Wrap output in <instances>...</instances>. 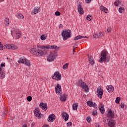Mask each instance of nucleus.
<instances>
[{
    "instance_id": "nucleus-1",
    "label": "nucleus",
    "mask_w": 127,
    "mask_h": 127,
    "mask_svg": "<svg viewBox=\"0 0 127 127\" xmlns=\"http://www.w3.org/2000/svg\"><path fill=\"white\" fill-rule=\"evenodd\" d=\"M30 53L31 54H33V55H35L36 56H42L43 54H44V53L43 51L37 49L36 48H32L30 50Z\"/></svg>"
},
{
    "instance_id": "nucleus-2",
    "label": "nucleus",
    "mask_w": 127,
    "mask_h": 127,
    "mask_svg": "<svg viewBox=\"0 0 127 127\" xmlns=\"http://www.w3.org/2000/svg\"><path fill=\"white\" fill-rule=\"evenodd\" d=\"M62 36H63V40H67L68 38L71 37V30H65L63 31L62 33Z\"/></svg>"
},
{
    "instance_id": "nucleus-3",
    "label": "nucleus",
    "mask_w": 127,
    "mask_h": 127,
    "mask_svg": "<svg viewBox=\"0 0 127 127\" xmlns=\"http://www.w3.org/2000/svg\"><path fill=\"white\" fill-rule=\"evenodd\" d=\"M108 54H109V53H108L106 51H102L101 52V58L99 60L100 63H103L104 61H107V60L109 59V58L107 57V56H108Z\"/></svg>"
},
{
    "instance_id": "nucleus-4",
    "label": "nucleus",
    "mask_w": 127,
    "mask_h": 127,
    "mask_svg": "<svg viewBox=\"0 0 127 127\" xmlns=\"http://www.w3.org/2000/svg\"><path fill=\"white\" fill-rule=\"evenodd\" d=\"M18 63H21L22 64H24L28 67H30V66H31V64L30 63V62H29V61H28V60H27L25 58H20L18 61Z\"/></svg>"
},
{
    "instance_id": "nucleus-5",
    "label": "nucleus",
    "mask_w": 127,
    "mask_h": 127,
    "mask_svg": "<svg viewBox=\"0 0 127 127\" xmlns=\"http://www.w3.org/2000/svg\"><path fill=\"white\" fill-rule=\"evenodd\" d=\"M77 85L80 86L81 88H83L85 92H89V87H88V85L86 84V83H85V82H84L82 79H80L78 81Z\"/></svg>"
},
{
    "instance_id": "nucleus-6",
    "label": "nucleus",
    "mask_w": 127,
    "mask_h": 127,
    "mask_svg": "<svg viewBox=\"0 0 127 127\" xmlns=\"http://www.w3.org/2000/svg\"><path fill=\"white\" fill-rule=\"evenodd\" d=\"M55 56H57L56 53H55V51L54 52H51L47 58V61L49 62H52L54 61V59H55Z\"/></svg>"
},
{
    "instance_id": "nucleus-7",
    "label": "nucleus",
    "mask_w": 127,
    "mask_h": 127,
    "mask_svg": "<svg viewBox=\"0 0 127 127\" xmlns=\"http://www.w3.org/2000/svg\"><path fill=\"white\" fill-rule=\"evenodd\" d=\"M34 115L39 119H41L42 117H43L41 114V112H40V109H39V108H37L35 109Z\"/></svg>"
},
{
    "instance_id": "nucleus-8",
    "label": "nucleus",
    "mask_w": 127,
    "mask_h": 127,
    "mask_svg": "<svg viewBox=\"0 0 127 127\" xmlns=\"http://www.w3.org/2000/svg\"><path fill=\"white\" fill-rule=\"evenodd\" d=\"M53 79L54 80H57V81H60L62 76L59 72L57 71L54 73V75L52 76Z\"/></svg>"
},
{
    "instance_id": "nucleus-9",
    "label": "nucleus",
    "mask_w": 127,
    "mask_h": 127,
    "mask_svg": "<svg viewBox=\"0 0 127 127\" xmlns=\"http://www.w3.org/2000/svg\"><path fill=\"white\" fill-rule=\"evenodd\" d=\"M97 96L98 98L102 99L103 98V95H104V90L102 89L101 87H99L97 89Z\"/></svg>"
},
{
    "instance_id": "nucleus-10",
    "label": "nucleus",
    "mask_w": 127,
    "mask_h": 127,
    "mask_svg": "<svg viewBox=\"0 0 127 127\" xmlns=\"http://www.w3.org/2000/svg\"><path fill=\"white\" fill-rule=\"evenodd\" d=\"M107 117L109 119H115L116 118L115 112L112 111V110H109L108 112Z\"/></svg>"
},
{
    "instance_id": "nucleus-11",
    "label": "nucleus",
    "mask_w": 127,
    "mask_h": 127,
    "mask_svg": "<svg viewBox=\"0 0 127 127\" xmlns=\"http://www.w3.org/2000/svg\"><path fill=\"white\" fill-rule=\"evenodd\" d=\"M4 48H6L7 49H12V50H15L17 49V46L14 45H5L3 46Z\"/></svg>"
},
{
    "instance_id": "nucleus-12",
    "label": "nucleus",
    "mask_w": 127,
    "mask_h": 127,
    "mask_svg": "<svg viewBox=\"0 0 127 127\" xmlns=\"http://www.w3.org/2000/svg\"><path fill=\"white\" fill-rule=\"evenodd\" d=\"M55 119H56V117L55 116V115L52 114V115H50L48 118V121L50 123H53L54 121H55Z\"/></svg>"
},
{
    "instance_id": "nucleus-13",
    "label": "nucleus",
    "mask_w": 127,
    "mask_h": 127,
    "mask_svg": "<svg viewBox=\"0 0 127 127\" xmlns=\"http://www.w3.org/2000/svg\"><path fill=\"white\" fill-rule=\"evenodd\" d=\"M62 91V88H61V85L60 84H58L57 86L55 87V92L56 94H60V93Z\"/></svg>"
},
{
    "instance_id": "nucleus-14",
    "label": "nucleus",
    "mask_w": 127,
    "mask_h": 127,
    "mask_svg": "<svg viewBox=\"0 0 127 127\" xmlns=\"http://www.w3.org/2000/svg\"><path fill=\"white\" fill-rule=\"evenodd\" d=\"M39 107L45 111L48 109L47 103H41L39 105Z\"/></svg>"
},
{
    "instance_id": "nucleus-15",
    "label": "nucleus",
    "mask_w": 127,
    "mask_h": 127,
    "mask_svg": "<svg viewBox=\"0 0 127 127\" xmlns=\"http://www.w3.org/2000/svg\"><path fill=\"white\" fill-rule=\"evenodd\" d=\"M108 125L110 127H114L116 126V121L114 120L110 119V120L108 121Z\"/></svg>"
},
{
    "instance_id": "nucleus-16",
    "label": "nucleus",
    "mask_w": 127,
    "mask_h": 127,
    "mask_svg": "<svg viewBox=\"0 0 127 127\" xmlns=\"http://www.w3.org/2000/svg\"><path fill=\"white\" fill-rule=\"evenodd\" d=\"M77 10L79 14H84V10L82 8V5L80 4H77Z\"/></svg>"
},
{
    "instance_id": "nucleus-17",
    "label": "nucleus",
    "mask_w": 127,
    "mask_h": 127,
    "mask_svg": "<svg viewBox=\"0 0 127 127\" xmlns=\"http://www.w3.org/2000/svg\"><path fill=\"white\" fill-rule=\"evenodd\" d=\"M86 105L88 106V107H93L95 108V107H97V104L96 103H93V102H91V101H88L86 102Z\"/></svg>"
},
{
    "instance_id": "nucleus-18",
    "label": "nucleus",
    "mask_w": 127,
    "mask_h": 127,
    "mask_svg": "<svg viewBox=\"0 0 127 127\" xmlns=\"http://www.w3.org/2000/svg\"><path fill=\"white\" fill-rule=\"evenodd\" d=\"M62 117L64 119L65 122H67L69 120V115L66 112H64L62 114Z\"/></svg>"
},
{
    "instance_id": "nucleus-19",
    "label": "nucleus",
    "mask_w": 127,
    "mask_h": 127,
    "mask_svg": "<svg viewBox=\"0 0 127 127\" xmlns=\"http://www.w3.org/2000/svg\"><path fill=\"white\" fill-rule=\"evenodd\" d=\"M104 36V33L102 32H99L97 34H95L93 35V37L94 38H101V37H103Z\"/></svg>"
},
{
    "instance_id": "nucleus-20",
    "label": "nucleus",
    "mask_w": 127,
    "mask_h": 127,
    "mask_svg": "<svg viewBox=\"0 0 127 127\" xmlns=\"http://www.w3.org/2000/svg\"><path fill=\"white\" fill-rule=\"evenodd\" d=\"M88 59L89 63L91 64V65H94V64H95V60H94V58H93L92 56L89 55Z\"/></svg>"
},
{
    "instance_id": "nucleus-21",
    "label": "nucleus",
    "mask_w": 127,
    "mask_h": 127,
    "mask_svg": "<svg viewBox=\"0 0 127 127\" xmlns=\"http://www.w3.org/2000/svg\"><path fill=\"white\" fill-rule=\"evenodd\" d=\"M107 90L109 93H113V92H114V86L112 85H107Z\"/></svg>"
},
{
    "instance_id": "nucleus-22",
    "label": "nucleus",
    "mask_w": 127,
    "mask_h": 127,
    "mask_svg": "<svg viewBox=\"0 0 127 127\" xmlns=\"http://www.w3.org/2000/svg\"><path fill=\"white\" fill-rule=\"evenodd\" d=\"M67 98V95L66 94H63L61 95L60 100L62 102H65L66 101Z\"/></svg>"
},
{
    "instance_id": "nucleus-23",
    "label": "nucleus",
    "mask_w": 127,
    "mask_h": 127,
    "mask_svg": "<svg viewBox=\"0 0 127 127\" xmlns=\"http://www.w3.org/2000/svg\"><path fill=\"white\" fill-rule=\"evenodd\" d=\"M100 10L104 11L105 13H108V11H109L108 8H106L104 6H100Z\"/></svg>"
},
{
    "instance_id": "nucleus-24",
    "label": "nucleus",
    "mask_w": 127,
    "mask_h": 127,
    "mask_svg": "<svg viewBox=\"0 0 127 127\" xmlns=\"http://www.w3.org/2000/svg\"><path fill=\"white\" fill-rule=\"evenodd\" d=\"M37 48H41L42 49H50V46H37Z\"/></svg>"
},
{
    "instance_id": "nucleus-25",
    "label": "nucleus",
    "mask_w": 127,
    "mask_h": 127,
    "mask_svg": "<svg viewBox=\"0 0 127 127\" xmlns=\"http://www.w3.org/2000/svg\"><path fill=\"white\" fill-rule=\"evenodd\" d=\"M39 11V8H34L33 11L31 12V14H36V13H38Z\"/></svg>"
},
{
    "instance_id": "nucleus-26",
    "label": "nucleus",
    "mask_w": 127,
    "mask_h": 127,
    "mask_svg": "<svg viewBox=\"0 0 127 127\" xmlns=\"http://www.w3.org/2000/svg\"><path fill=\"white\" fill-rule=\"evenodd\" d=\"M99 111L101 114H104L105 113V106L104 105L101 106L99 108Z\"/></svg>"
},
{
    "instance_id": "nucleus-27",
    "label": "nucleus",
    "mask_w": 127,
    "mask_h": 127,
    "mask_svg": "<svg viewBox=\"0 0 127 127\" xmlns=\"http://www.w3.org/2000/svg\"><path fill=\"white\" fill-rule=\"evenodd\" d=\"M86 19L89 21H92L93 20V16H92V15H88L86 16Z\"/></svg>"
},
{
    "instance_id": "nucleus-28",
    "label": "nucleus",
    "mask_w": 127,
    "mask_h": 127,
    "mask_svg": "<svg viewBox=\"0 0 127 127\" xmlns=\"http://www.w3.org/2000/svg\"><path fill=\"white\" fill-rule=\"evenodd\" d=\"M82 38H84V36L78 35L74 38V40H79V39H82Z\"/></svg>"
},
{
    "instance_id": "nucleus-29",
    "label": "nucleus",
    "mask_w": 127,
    "mask_h": 127,
    "mask_svg": "<svg viewBox=\"0 0 127 127\" xmlns=\"http://www.w3.org/2000/svg\"><path fill=\"white\" fill-rule=\"evenodd\" d=\"M72 109L74 111H76L78 109V103H74L72 105Z\"/></svg>"
},
{
    "instance_id": "nucleus-30",
    "label": "nucleus",
    "mask_w": 127,
    "mask_h": 127,
    "mask_svg": "<svg viewBox=\"0 0 127 127\" xmlns=\"http://www.w3.org/2000/svg\"><path fill=\"white\" fill-rule=\"evenodd\" d=\"M4 24L8 25L9 24V19L8 18H5L4 19Z\"/></svg>"
},
{
    "instance_id": "nucleus-31",
    "label": "nucleus",
    "mask_w": 127,
    "mask_h": 127,
    "mask_svg": "<svg viewBox=\"0 0 127 127\" xmlns=\"http://www.w3.org/2000/svg\"><path fill=\"white\" fill-rule=\"evenodd\" d=\"M121 1H119V0H116L115 2H114V5H115L116 6H118L119 5H120V4H121Z\"/></svg>"
},
{
    "instance_id": "nucleus-32",
    "label": "nucleus",
    "mask_w": 127,
    "mask_h": 127,
    "mask_svg": "<svg viewBox=\"0 0 127 127\" xmlns=\"http://www.w3.org/2000/svg\"><path fill=\"white\" fill-rule=\"evenodd\" d=\"M50 49H56V50H58L59 48L57 46H50Z\"/></svg>"
},
{
    "instance_id": "nucleus-33",
    "label": "nucleus",
    "mask_w": 127,
    "mask_h": 127,
    "mask_svg": "<svg viewBox=\"0 0 127 127\" xmlns=\"http://www.w3.org/2000/svg\"><path fill=\"white\" fill-rule=\"evenodd\" d=\"M17 17L19 18V19H23V18H24V16L21 14L19 13L17 14Z\"/></svg>"
},
{
    "instance_id": "nucleus-34",
    "label": "nucleus",
    "mask_w": 127,
    "mask_h": 127,
    "mask_svg": "<svg viewBox=\"0 0 127 127\" xmlns=\"http://www.w3.org/2000/svg\"><path fill=\"white\" fill-rule=\"evenodd\" d=\"M118 10L120 13H123L125 11V8L123 7H120Z\"/></svg>"
},
{
    "instance_id": "nucleus-35",
    "label": "nucleus",
    "mask_w": 127,
    "mask_h": 127,
    "mask_svg": "<svg viewBox=\"0 0 127 127\" xmlns=\"http://www.w3.org/2000/svg\"><path fill=\"white\" fill-rule=\"evenodd\" d=\"M69 65L68 63H66L65 64H64L63 66V68L64 70H66V69L68 68V66Z\"/></svg>"
},
{
    "instance_id": "nucleus-36",
    "label": "nucleus",
    "mask_w": 127,
    "mask_h": 127,
    "mask_svg": "<svg viewBox=\"0 0 127 127\" xmlns=\"http://www.w3.org/2000/svg\"><path fill=\"white\" fill-rule=\"evenodd\" d=\"M5 77V73L4 72H0V79H3Z\"/></svg>"
},
{
    "instance_id": "nucleus-37",
    "label": "nucleus",
    "mask_w": 127,
    "mask_h": 127,
    "mask_svg": "<svg viewBox=\"0 0 127 127\" xmlns=\"http://www.w3.org/2000/svg\"><path fill=\"white\" fill-rule=\"evenodd\" d=\"M40 38L41 40H45L46 39H47V37L45 36L44 35H42L41 36Z\"/></svg>"
},
{
    "instance_id": "nucleus-38",
    "label": "nucleus",
    "mask_w": 127,
    "mask_h": 127,
    "mask_svg": "<svg viewBox=\"0 0 127 127\" xmlns=\"http://www.w3.org/2000/svg\"><path fill=\"white\" fill-rule=\"evenodd\" d=\"M120 101H121V97H117L115 102L116 104H120Z\"/></svg>"
},
{
    "instance_id": "nucleus-39",
    "label": "nucleus",
    "mask_w": 127,
    "mask_h": 127,
    "mask_svg": "<svg viewBox=\"0 0 127 127\" xmlns=\"http://www.w3.org/2000/svg\"><path fill=\"white\" fill-rule=\"evenodd\" d=\"M27 100L28 102H31V101L32 100V97L30 96H29L27 97Z\"/></svg>"
},
{
    "instance_id": "nucleus-40",
    "label": "nucleus",
    "mask_w": 127,
    "mask_h": 127,
    "mask_svg": "<svg viewBox=\"0 0 127 127\" xmlns=\"http://www.w3.org/2000/svg\"><path fill=\"white\" fill-rule=\"evenodd\" d=\"M61 15V13H60V12L58 11L55 12V15H56V16H59Z\"/></svg>"
},
{
    "instance_id": "nucleus-41",
    "label": "nucleus",
    "mask_w": 127,
    "mask_h": 127,
    "mask_svg": "<svg viewBox=\"0 0 127 127\" xmlns=\"http://www.w3.org/2000/svg\"><path fill=\"white\" fill-rule=\"evenodd\" d=\"M20 35H21V34L20 32H18L17 33H16V37L17 39H18V38L20 37Z\"/></svg>"
},
{
    "instance_id": "nucleus-42",
    "label": "nucleus",
    "mask_w": 127,
    "mask_h": 127,
    "mask_svg": "<svg viewBox=\"0 0 127 127\" xmlns=\"http://www.w3.org/2000/svg\"><path fill=\"white\" fill-rule=\"evenodd\" d=\"M72 125H73V124L71 122H68L66 124L67 127H70V126H72Z\"/></svg>"
},
{
    "instance_id": "nucleus-43",
    "label": "nucleus",
    "mask_w": 127,
    "mask_h": 127,
    "mask_svg": "<svg viewBox=\"0 0 127 127\" xmlns=\"http://www.w3.org/2000/svg\"><path fill=\"white\" fill-rule=\"evenodd\" d=\"M86 121L88 123H91V118L90 117H87Z\"/></svg>"
},
{
    "instance_id": "nucleus-44",
    "label": "nucleus",
    "mask_w": 127,
    "mask_h": 127,
    "mask_svg": "<svg viewBox=\"0 0 127 127\" xmlns=\"http://www.w3.org/2000/svg\"><path fill=\"white\" fill-rule=\"evenodd\" d=\"M121 107L122 109H124V108H125V103L122 102V103H121Z\"/></svg>"
},
{
    "instance_id": "nucleus-45",
    "label": "nucleus",
    "mask_w": 127,
    "mask_h": 127,
    "mask_svg": "<svg viewBox=\"0 0 127 127\" xmlns=\"http://www.w3.org/2000/svg\"><path fill=\"white\" fill-rule=\"evenodd\" d=\"M97 114H98V112H97V111H94L93 112H92L93 116H96V115H97Z\"/></svg>"
},
{
    "instance_id": "nucleus-46",
    "label": "nucleus",
    "mask_w": 127,
    "mask_h": 127,
    "mask_svg": "<svg viewBox=\"0 0 127 127\" xmlns=\"http://www.w3.org/2000/svg\"><path fill=\"white\" fill-rule=\"evenodd\" d=\"M0 50H3V45H0Z\"/></svg>"
},
{
    "instance_id": "nucleus-47",
    "label": "nucleus",
    "mask_w": 127,
    "mask_h": 127,
    "mask_svg": "<svg viewBox=\"0 0 127 127\" xmlns=\"http://www.w3.org/2000/svg\"><path fill=\"white\" fill-rule=\"evenodd\" d=\"M85 1L86 2V3H90V2H91V1H92V0H85Z\"/></svg>"
},
{
    "instance_id": "nucleus-48",
    "label": "nucleus",
    "mask_w": 127,
    "mask_h": 127,
    "mask_svg": "<svg viewBox=\"0 0 127 127\" xmlns=\"http://www.w3.org/2000/svg\"><path fill=\"white\" fill-rule=\"evenodd\" d=\"M111 30H112V28H108L107 29V32H108V33L111 32Z\"/></svg>"
},
{
    "instance_id": "nucleus-49",
    "label": "nucleus",
    "mask_w": 127,
    "mask_h": 127,
    "mask_svg": "<svg viewBox=\"0 0 127 127\" xmlns=\"http://www.w3.org/2000/svg\"><path fill=\"white\" fill-rule=\"evenodd\" d=\"M5 64H1L0 66L1 67H5V65H4Z\"/></svg>"
},
{
    "instance_id": "nucleus-50",
    "label": "nucleus",
    "mask_w": 127,
    "mask_h": 127,
    "mask_svg": "<svg viewBox=\"0 0 127 127\" xmlns=\"http://www.w3.org/2000/svg\"><path fill=\"white\" fill-rule=\"evenodd\" d=\"M42 127H49V125H44Z\"/></svg>"
},
{
    "instance_id": "nucleus-51",
    "label": "nucleus",
    "mask_w": 127,
    "mask_h": 127,
    "mask_svg": "<svg viewBox=\"0 0 127 127\" xmlns=\"http://www.w3.org/2000/svg\"><path fill=\"white\" fill-rule=\"evenodd\" d=\"M72 50H76V48L75 47V46H73Z\"/></svg>"
},
{
    "instance_id": "nucleus-52",
    "label": "nucleus",
    "mask_w": 127,
    "mask_h": 127,
    "mask_svg": "<svg viewBox=\"0 0 127 127\" xmlns=\"http://www.w3.org/2000/svg\"><path fill=\"white\" fill-rule=\"evenodd\" d=\"M35 125V123H32V124H31V126L33 127Z\"/></svg>"
},
{
    "instance_id": "nucleus-53",
    "label": "nucleus",
    "mask_w": 127,
    "mask_h": 127,
    "mask_svg": "<svg viewBox=\"0 0 127 127\" xmlns=\"http://www.w3.org/2000/svg\"><path fill=\"white\" fill-rule=\"evenodd\" d=\"M27 127V125L24 124V125H23V127Z\"/></svg>"
},
{
    "instance_id": "nucleus-54",
    "label": "nucleus",
    "mask_w": 127,
    "mask_h": 127,
    "mask_svg": "<svg viewBox=\"0 0 127 127\" xmlns=\"http://www.w3.org/2000/svg\"><path fill=\"white\" fill-rule=\"evenodd\" d=\"M60 27H61V28H62V27H63V25H62V24H60Z\"/></svg>"
},
{
    "instance_id": "nucleus-55",
    "label": "nucleus",
    "mask_w": 127,
    "mask_h": 127,
    "mask_svg": "<svg viewBox=\"0 0 127 127\" xmlns=\"http://www.w3.org/2000/svg\"><path fill=\"white\" fill-rule=\"evenodd\" d=\"M83 38H88V37H87L86 36H83Z\"/></svg>"
},
{
    "instance_id": "nucleus-56",
    "label": "nucleus",
    "mask_w": 127,
    "mask_h": 127,
    "mask_svg": "<svg viewBox=\"0 0 127 127\" xmlns=\"http://www.w3.org/2000/svg\"><path fill=\"white\" fill-rule=\"evenodd\" d=\"M73 54H74V53L76 52L75 50H72Z\"/></svg>"
},
{
    "instance_id": "nucleus-57",
    "label": "nucleus",
    "mask_w": 127,
    "mask_h": 127,
    "mask_svg": "<svg viewBox=\"0 0 127 127\" xmlns=\"http://www.w3.org/2000/svg\"><path fill=\"white\" fill-rule=\"evenodd\" d=\"M1 67H0V73H1Z\"/></svg>"
},
{
    "instance_id": "nucleus-58",
    "label": "nucleus",
    "mask_w": 127,
    "mask_h": 127,
    "mask_svg": "<svg viewBox=\"0 0 127 127\" xmlns=\"http://www.w3.org/2000/svg\"><path fill=\"white\" fill-rule=\"evenodd\" d=\"M4 0H0V2H1V1H3Z\"/></svg>"
},
{
    "instance_id": "nucleus-59",
    "label": "nucleus",
    "mask_w": 127,
    "mask_h": 127,
    "mask_svg": "<svg viewBox=\"0 0 127 127\" xmlns=\"http://www.w3.org/2000/svg\"><path fill=\"white\" fill-rule=\"evenodd\" d=\"M96 127H100V125H98Z\"/></svg>"
},
{
    "instance_id": "nucleus-60",
    "label": "nucleus",
    "mask_w": 127,
    "mask_h": 127,
    "mask_svg": "<svg viewBox=\"0 0 127 127\" xmlns=\"http://www.w3.org/2000/svg\"><path fill=\"white\" fill-rule=\"evenodd\" d=\"M11 35L12 36V34H13L12 31L11 32Z\"/></svg>"
},
{
    "instance_id": "nucleus-61",
    "label": "nucleus",
    "mask_w": 127,
    "mask_h": 127,
    "mask_svg": "<svg viewBox=\"0 0 127 127\" xmlns=\"http://www.w3.org/2000/svg\"><path fill=\"white\" fill-rule=\"evenodd\" d=\"M1 45L2 44H1V42H0V45Z\"/></svg>"
},
{
    "instance_id": "nucleus-62",
    "label": "nucleus",
    "mask_w": 127,
    "mask_h": 127,
    "mask_svg": "<svg viewBox=\"0 0 127 127\" xmlns=\"http://www.w3.org/2000/svg\"><path fill=\"white\" fill-rule=\"evenodd\" d=\"M109 60H110L109 59L107 61V62H109Z\"/></svg>"
},
{
    "instance_id": "nucleus-63",
    "label": "nucleus",
    "mask_w": 127,
    "mask_h": 127,
    "mask_svg": "<svg viewBox=\"0 0 127 127\" xmlns=\"http://www.w3.org/2000/svg\"><path fill=\"white\" fill-rule=\"evenodd\" d=\"M7 59H8V58H7Z\"/></svg>"
}]
</instances>
